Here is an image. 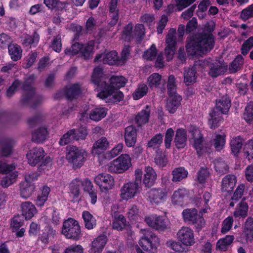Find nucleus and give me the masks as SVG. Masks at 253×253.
I'll return each instance as SVG.
<instances>
[{"mask_svg": "<svg viewBox=\"0 0 253 253\" xmlns=\"http://www.w3.org/2000/svg\"><path fill=\"white\" fill-rule=\"evenodd\" d=\"M139 188L140 186L135 183L129 182L126 183L121 189V197L126 200L133 198L139 192Z\"/></svg>", "mask_w": 253, "mask_h": 253, "instance_id": "nucleus-15", "label": "nucleus"}, {"mask_svg": "<svg viewBox=\"0 0 253 253\" xmlns=\"http://www.w3.org/2000/svg\"><path fill=\"white\" fill-rule=\"evenodd\" d=\"M55 231L50 227H47L41 236V241L44 244L48 243L49 240L55 235Z\"/></svg>", "mask_w": 253, "mask_h": 253, "instance_id": "nucleus-50", "label": "nucleus"}, {"mask_svg": "<svg viewBox=\"0 0 253 253\" xmlns=\"http://www.w3.org/2000/svg\"><path fill=\"white\" fill-rule=\"evenodd\" d=\"M243 116L244 119L248 123H251L253 121V104H250L246 107Z\"/></svg>", "mask_w": 253, "mask_h": 253, "instance_id": "nucleus-64", "label": "nucleus"}, {"mask_svg": "<svg viewBox=\"0 0 253 253\" xmlns=\"http://www.w3.org/2000/svg\"><path fill=\"white\" fill-rule=\"evenodd\" d=\"M244 141V139L241 136L233 138L231 140L230 145L231 151L235 156H237L240 153Z\"/></svg>", "mask_w": 253, "mask_h": 253, "instance_id": "nucleus-41", "label": "nucleus"}, {"mask_svg": "<svg viewBox=\"0 0 253 253\" xmlns=\"http://www.w3.org/2000/svg\"><path fill=\"white\" fill-rule=\"evenodd\" d=\"M235 238L233 235H227L224 238L218 240L216 248L220 251H226L228 247L232 243Z\"/></svg>", "mask_w": 253, "mask_h": 253, "instance_id": "nucleus-37", "label": "nucleus"}, {"mask_svg": "<svg viewBox=\"0 0 253 253\" xmlns=\"http://www.w3.org/2000/svg\"><path fill=\"white\" fill-rule=\"evenodd\" d=\"M248 210V204L242 201L240 203L238 208L234 212V216L235 217H245L247 215Z\"/></svg>", "mask_w": 253, "mask_h": 253, "instance_id": "nucleus-52", "label": "nucleus"}, {"mask_svg": "<svg viewBox=\"0 0 253 253\" xmlns=\"http://www.w3.org/2000/svg\"><path fill=\"white\" fill-rule=\"evenodd\" d=\"M225 143V138L224 135L217 134L213 140V145L217 151H220L223 149Z\"/></svg>", "mask_w": 253, "mask_h": 253, "instance_id": "nucleus-56", "label": "nucleus"}, {"mask_svg": "<svg viewBox=\"0 0 253 253\" xmlns=\"http://www.w3.org/2000/svg\"><path fill=\"white\" fill-rule=\"evenodd\" d=\"M147 82L150 88L157 87L162 83H164L162 80L161 76L158 73H153L150 75L147 79Z\"/></svg>", "mask_w": 253, "mask_h": 253, "instance_id": "nucleus-44", "label": "nucleus"}, {"mask_svg": "<svg viewBox=\"0 0 253 253\" xmlns=\"http://www.w3.org/2000/svg\"><path fill=\"white\" fill-rule=\"evenodd\" d=\"M175 34V29L171 28L169 31L166 37V46L165 47V52L168 61L172 59L175 53L177 44Z\"/></svg>", "mask_w": 253, "mask_h": 253, "instance_id": "nucleus-9", "label": "nucleus"}, {"mask_svg": "<svg viewBox=\"0 0 253 253\" xmlns=\"http://www.w3.org/2000/svg\"><path fill=\"white\" fill-rule=\"evenodd\" d=\"M188 131L191 134L194 140V146L197 153L200 155L203 148V136L201 131L195 126L190 125L188 128Z\"/></svg>", "mask_w": 253, "mask_h": 253, "instance_id": "nucleus-13", "label": "nucleus"}, {"mask_svg": "<svg viewBox=\"0 0 253 253\" xmlns=\"http://www.w3.org/2000/svg\"><path fill=\"white\" fill-rule=\"evenodd\" d=\"M143 183L146 187H150L153 185L156 179L157 174L154 169L151 167L145 168Z\"/></svg>", "mask_w": 253, "mask_h": 253, "instance_id": "nucleus-31", "label": "nucleus"}, {"mask_svg": "<svg viewBox=\"0 0 253 253\" xmlns=\"http://www.w3.org/2000/svg\"><path fill=\"white\" fill-rule=\"evenodd\" d=\"M106 115V112L104 108H95L91 112L89 117L93 121H98L104 118Z\"/></svg>", "mask_w": 253, "mask_h": 253, "instance_id": "nucleus-46", "label": "nucleus"}, {"mask_svg": "<svg viewBox=\"0 0 253 253\" xmlns=\"http://www.w3.org/2000/svg\"><path fill=\"white\" fill-rule=\"evenodd\" d=\"M82 183V181L78 178L74 179L70 183L69 188L70 192L74 195V196H79Z\"/></svg>", "mask_w": 253, "mask_h": 253, "instance_id": "nucleus-47", "label": "nucleus"}, {"mask_svg": "<svg viewBox=\"0 0 253 253\" xmlns=\"http://www.w3.org/2000/svg\"><path fill=\"white\" fill-rule=\"evenodd\" d=\"M107 241L105 235L98 236L92 242L90 253H101Z\"/></svg>", "mask_w": 253, "mask_h": 253, "instance_id": "nucleus-26", "label": "nucleus"}, {"mask_svg": "<svg viewBox=\"0 0 253 253\" xmlns=\"http://www.w3.org/2000/svg\"><path fill=\"white\" fill-rule=\"evenodd\" d=\"M167 88L169 95L178 94L176 92L175 79L172 75L169 76L168 78Z\"/></svg>", "mask_w": 253, "mask_h": 253, "instance_id": "nucleus-53", "label": "nucleus"}, {"mask_svg": "<svg viewBox=\"0 0 253 253\" xmlns=\"http://www.w3.org/2000/svg\"><path fill=\"white\" fill-rule=\"evenodd\" d=\"M182 214L184 221L192 224L198 231L205 225L206 221L202 215L199 214L195 208L185 209Z\"/></svg>", "mask_w": 253, "mask_h": 253, "instance_id": "nucleus-4", "label": "nucleus"}, {"mask_svg": "<svg viewBox=\"0 0 253 253\" xmlns=\"http://www.w3.org/2000/svg\"><path fill=\"white\" fill-rule=\"evenodd\" d=\"M35 80L34 76H31L23 83L22 89L25 91L22 101L24 103H28L33 99L35 95V90L32 85Z\"/></svg>", "mask_w": 253, "mask_h": 253, "instance_id": "nucleus-16", "label": "nucleus"}, {"mask_svg": "<svg viewBox=\"0 0 253 253\" xmlns=\"http://www.w3.org/2000/svg\"><path fill=\"white\" fill-rule=\"evenodd\" d=\"M109 81L110 84L107 85L106 84L104 89L118 90L120 88L124 86L126 82V79L124 77L115 76H112Z\"/></svg>", "mask_w": 253, "mask_h": 253, "instance_id": "nucleus-27", "label": "nucleus"}, {"mask_svg": "<svg viewBox=\"0 0 253 253\" xmlns=\"http://www.w3.org/2000/svg\"><path fill=\"white\" fill-rule=\"evenodd\" d=\"M169 98L166 104V108L169 113L172 114L175 112L178 107L180 105L182 98L178 94L169 95Z\"/></svg>", "mask_w": 253, "mask_h": 253, "instance_id": "nucleus-28", "label": "nucleus"}, {"mask_svg": "<svg viewBox=\"0 0 253 253\" xmlns=\"http://www.w3.org/2000/svg\"><path fill=\"white\" fill-rule=\"evenodd\" d=\"M62 233L66 238L78 240L81 234L78 222L72 218L65 220L63 223Z\"/></svg>", "mask_w": 253, "mask_h": 253, "instance_id": "nucleus-7", "label": "nucleus"}, {"mask_svg": "<svg viewBox=\"0 0 253 253\" xmlns=\"http://www.w3.org/2000/svg\"><path fill=\"white\" fill-rule=\"evenodd\" d=\"M163 136L161 133H158L153 136L147 143L148 147L157 148L162 143Z\"/></svg>", "mask_w": 253, "mask_h": 253, "instance_id": "nucleus-51", "label": "nucleus"}, {"mask_svg": "<svg viewBox=\"0 0 253 253\" xmlns=\"http://www.w3.org/2000/svg\"><path fill=\"white\" fill-rule=\"evenodd\" d=\"M209 175L210 172L207 167H202L197 173V179L199 183H204Z\"/></svg>", "mask_w": 253, "mask_h": 253, "instance_id": "nucleus-55", "label": "nucleus"}, {"mask_svg": "<svg viewBox=\"0 0 253 253\" xmlns=\"http://www.w3.org/2000/svg\"><path fill=\"white\" fill-rule=\"evenodd\" d=\"M145 221L150 227L158 230H164L167 228L166 219L161 216L157 217H147Z\"/></svg>", "mask_w": 253, "mask_h": 253, "instance_id": "nucleus-19", "label": "nucleus"}, {"mask_svg": "<svg viewBox=\"0 0 253 253\" xmlns=\"http://www.w3.org/2000/svg\"><path fill=\"white\" fill-rule=\"evenodd\" d=\"M148 91V87L144 84H140L132 95L134 99L137 100L145 95Z\"/></svg>", "mask_w": 253, "mask_h": 253, "instance_id": "nucleus-48", "label": "nucleus"}, {"mask_svg": "<svg viewBox=\"0 0 253 253\" xmlns=\"http://www.w3.org/2000/svg\"><path fill=\"white\" fill-rule=\"evenodd\" d=\"M187 141V132L185 129L180 128L176 131L174 138V143L176 148L178 149L184 148Z\"/></svg>", "mask_w": 253, "mask_h": 253, "instance_id": "nucleus-24", "label": "nucleus"}, {"mask_svg": "<svg viewBox=\"0 0 253 253\" xmlns=\"http://www.w3.org/2000/svg\"><path fill=\"white\" fill-rule=\"evenodd\" d=\"M253 48V37H250L242 45L241 50L243 55H247L249 51Z\"/></svg>", "mask_w": 253, "mask_h": 253, "instance_id": "nucleus-57", "label": "nucleus"}, {"mask_svg": "<svg viewBox=\"0 0 253 253\" xmlns=\"http://www.w3.org/2000/svg\"><path fill=\"white\" fill-rule=\"evenodd\" d=\"M215 169L220 174H223L228 172V167L224 161L219 159L215 163Z\"/></svg>", "mask_w": 253, "mask_h": 253, "instance_id": "nucleus-61", "label": "nucleus"}, {"mask_svg": "<svg viewBox=\"0 0 253 253\" xmlns=\"http://www.w3.org/2000/svg\"><path fill=\"white\" fill-rule=\"evenodd\" d=\"M76 129H71L62 135L59 141L60 146H65L76 140Z\"/></svg>", "mask_w": 253, "mask_h": 253, "instance_id": "nucleus-36", "label": "nucleus"}, {"mask_svg": "<svg viewBox=\"0 0 253 253\" xmlns=\"http://www.w3.org/2000/svg\"><path fill=\"white\" fill-rule=\"evenodd\" d=\"M94 181L102 192H106L111 189L114 185L113 178L108 174H98L95 177Z\"/></svg>", "mask_w": 253, "mask_h": 253, "instance_id": "nucleus-14", "label": "nucleus"}, {"mask_svg": "<svg viewBox=\"0 0 253 253\" xmlns=\"http://www.w3.org/2000/svg\"><path fill=\"white\" fill-rule=\"evenodd\" d=\"M94 42L90 41L85 44H82L81 50V56L84 60H88L92 58L93 54Z\"/></svg>", "mask_w": 253, "mask_h": 253, "instance_id": "nucleus-38", "label": "nucleus"}, {"mask_svg": "<svg viewBox=\"0 0 253 253\" xmlns=\"http://www.w3.org/2000/svg\"><path fill=\"white\" fill-rule=\"evenodd\" d=\"M243 151L248 160L253 159V138L245 144Z\"/></svg>", "mask_w": 253, "mask_h": 253, "instance_id": "nucleus-54", "label": "nucleus"}, {"mask_svg": "<svg viewBox=\"0 0 253 253\" xmlns=\"http://www.w3.org/2000/svg\"><path fill=\"white\" fill-rule=\"evenodd\" d=\"M145 28L142 24L136 25L133 34V38L136 40L137 42L140 43L144 36Z\"/></svg>", "mask_w": 253, "mask_h": 253, "instance_id": "nucleus-49", "label": "nucleus"}, {"mask_svg": "<svg viewBox=\"0 0 253 253\" xmlns=\"http://www.w3.org/2000/svg\"><path fill=\"white\" fill-rule=\"evenodd\" d=\"M233 223V218L232 216H228L226 218L222 223L221 232L222 234L227 233L232 227Z\"/></svg>", "mask_w": 253, "mask_h": 253, "instance_id": "nucleus-58", "label": "nucleus"}, {"mask_svg": "<svg viewBox=\"0 0 253 253\" xmlns=\"http://www.w3.org/2000/svg\"><path fill=\"white\" fill-rule=\"evenodd\" d=\"M231 107V100L227 95L216 99L215 107L210 113L209 125L211 129L217 127L222 121L221 114H227Z\"/></svg>", "mask_w": 253, "mask_h": 253, "instance_id": "nucleus-2", "label": "nucleus"}, {"mask_svg": "<svg viewBox=\"0 0 253 253\" xmlns=\"http://www.w3.org/2000/svg\"><path fill=\"white\" fill-rule=\"evenodd\" d=\"M48 137L47 128L44 127H40L32 133V140L37 143H42Z\"/></svg>", "mask_w": 253, "mask_h": 253, "instance_id": "nucleus-32", "label": "nucleus"}, {"mask_svg": "<svg viewBox=\"0 0 253 253\" xmlns=\"http://www.w3.org/2000/svg\"><path fill=\"white\" fill-rule=\"evenodd\" d=\"M118 58L117 52L112 51L107 53L97 54L94 58V62L102 61L104 64L113 65L117 63Z\"/></svg>", "mask_w": 253, "mask_h": 253, "instance_id": "nucleus-21", "label": "nucleus"}, {"mask_svg": "<svg viewBox=\"0 0 253 253\" xmlns=\"http://www.w3.org/2000/svg\"><path fill=\"white\" fill-rule=\"evenodd\" d=\"M65 88V97L69 100L77 99L83 92L82 85L79 83L67 86Z\"/></svg>", "mask_w": 253, "mask_h": 253, "instance_id": "nucleus-23", "label": "nucleus"}, {"mask_svg": "<svg viewBox=\"0 0 253 253\" xmlns=\"http://www.w3.org/2000/svg\"><path fill=\"white\" fill-rule=\"evenodd\" d=\"M125 139L128 147H132L135 145L137 140V132L134 126H130L125 128Z\"/></svg>", "mask_w": 253, "mask_h": 253, "instance_id": "nucleus-25", "label": "nucleus"}, {"mask_svg": "<svg viewBox=\"0 0 253 253\" xmlns=\"http://www.w3.org/2000/svg\"><path fill=\"white\" fill-rule=\"evenodd\" d=\"M150 112V108L147 105L144 110H142L141 112H139L135 116V122L138 126H140L148 122Z\"/></svg>", "mask_w": 253, "mask_h": 253, "instance_id": "nucleus-35", "label": "nucleus"}, {"mask_svg": "<svg viewBox=\"0 0 253 253\" xmlns=\"http://www.w3.org/2000/svg\"><path fill=\"white\" fill-rule=\"evenodd\" d=\"M133 26V24L130 22L124 28V30L123 32V37L126 41H130L133 39L132 34Z\"/></svg>", "mask_w": 253, "mask_h": 253, "instance_id": "nucleus-62", "label": "nucleus"}, {"mask_svg": "<svg viewBox=\"0 0 253 253\" xmlns=\"http://www.w3.org/2000/svg\"><path fill=\"white\" fill-rule=\"evenodd\" d=\"M82 47V43L79 42H75L73 44L70 48H67L65 50V53L69 55H75L78 54L81 50Z\"/></svg>", "mask_w": 253, "mask_h": 253, "instance_id": "nucleus-59", "label": "nucleus"}, {"mask_svg": "<svg viewBox=\"0 0 253 253\" xmlns=\"http://www.w3.org/2000/svg\"><path fill=\"white\" fill-rule=\"evenodd\" d=\"M244 63V59L241 55H238L231 62L229 68L230 73H235L240 70Z\"/></svg>", "mask_w": 253, "mask_h": 253, "instance_id": "nucleus-43", "label": "nucleus"}, {"mask_svg": "<svg viewBox=\"0 0 253 253\" xmlns=\"http://www.w3.org/2000/svg\"><path fill=\"white\" fill-rule=\"evenodd\" d=\"M35 189V186L34 184L24 181L20 184V195L22 198L27 199L32 195Z\"/></svg>", "mask_w": 253, "mask_h": 253, "instance_id": "nucleus-34", "label": "nucleus"}, {"mask_svg": "<svg viewBox=\"0 0 253 253\" xmlns=\"http://www.w3.org/2000/svg\"><path fill=\"white\" fill-rule=\"evenodd\" d=\"M51 48L57 52H59L62 48L61 36L58 34L54 36L50 45Z\"/></svg>", "mask_w": 253, "mask_h": 253, "instance_id": "nucleus-60", "label": "nucleus"}, {"mask_svg": "<svg viewBox=\"0 0 253 253\" xmlns=\"http://www.w3.org/2000/svg\"><path fill=\"white\" fill-rule=\"evenodd\" d=\"M209 68V74L212 78L223 75L227 70L228 65L223 61L216 60L212 61L211 59L204 61Z\"/></svg>", "mask_w": 253, "mask_h": 253, "instance_id": "nucleus-8", "label": "nucleus"}, {"mask_svg": "<svg viewBox=\"0 0 253 253\" xmlns=\"http://www.w3.org/2000/svg\"><path fill=\"white\" fill-rule=\"evenodd\" d=\"M84 226L88 230L92 229L96 225V220L94 216L88 211H84L82 213Z\"/></svg>", "mask_w": 253, "mask_h": 253, "instance_id": "nucleus-40", "label": "nucleus"}, {"mask_svg": "<svg viewBox=\"0 0 253 253\" xmlns=\"http://www.w3.org/2000/svg\"><path fill=\"white\" fill-rule=\"evenodd\" d=\"M200 62H201V61H197L193 66H190L184 70L183 73L184 83L186 85L193 84L196 82V66L197 65H200Z\"/></svg>", "mask_w": 253, "mask_h": 253, "instance_id": "nucleus-20", "label": "nucleus"}, {"mask_svg": "<svg viewBox=\"0 0 253 253\" xmlns=\"http://www.w3.org/2000/svg\"><path fill=\"white\" fill-rule=\"evenodd\" d=\"M253 17V4L244 9L240 13V18L245 21Z\"/></svg>", "mask_w": 253, "mask_h": 253, "instance_id": "nucleus-63", "label": "nucleus"}, {"mask_svg": "<svg viewBox=\"0 0 253 253\" xmlns=\"http://www.w3.org/2000/svg\"><path fill=\"white\" fill-rule=\"evenodd\" d=\"M44 156V150L41 147H35L27 154L29 164L32 166H36Z\"/></svg>", "mask_w": 253, "mask_h": 253, "instance_id": "nucleus-18", "label": "nucleus"}, {"mask_svg": "<svg viewBox=\"0 0 253 253\" xmlns=\"http://www.w3.org/2000/svg\"><path fill=\"white\" fill-rule=\"evenodd\" d=\"M18 176L17 172H14L3 177L0 181V185L3 188H7L15 182Z\"/></svg>", "mask_w": 253, "mask_h": 253, "instance_id": "nucleus-45", "label": "nucleus"}, {"mask_svg": "<svg viewBox=\"0 0 253 253\" xmlns=\"http://www.w3.org/2000/svg\"><path fill=\"white\" fill-rule=\"evenodd\" d=\"M236 183V178L234 175L228 174L222 180L221 191L231 192L233 191Z\"/></svg>", "mask_w": 253, "mask_h": 253, "instance_id": "nucleus-29", "label": "nucleus"}, {"mask_svg": "<svg viewBox=\"0 0 253 253\" xmlns=\"http://www.w3.org/2000/svg\"><path fill=\"white\" fill-rule=\"evenodd\" d=\"M22 214L26 219H31L36 213L37 210L35 206L30 202L22 203L21 205Z\"/></svg>", "mask_w": 253, "mask_h": 253, "instance_id": "nucleus-30", "label": "nucleus"}, {"mask_svg": "<svg viewBox=\"0 0 253 253\" xmlns=\"http://www.w3.org/2000/svg\"><path fill=\"white\" fill-rule=\"evenodd\" d=\"M131 166V158L127 154H122L107 165L109 171L121 173L127 170Z\"/></svg>", "mask_w": 253, "mask_h": 253, "instance_id": "nucleus-5", "label": "nucleus"}, {"mask_svg": "<svg viewBox=\"0 0 253 253\" xmlns=\"http://www.w3.org/2000/svg\"><path fill=\"white\" fill-rule=\"evenodd\" d=\"M109 146V142L105 137L98 139L93 145L92 153L99 154L102 151L105 150Z\"/></svg>", "mask_w": 253, "mask_h": 253, "instance_id": "nucleus-33", "label": "nucleus"}, {"mask_svg": "<svg viewBox=\"0 0 253 253\" xmlns=\"http://www.w3.org/2000/svg\"><path fill=\"white\" fill-rule=\"evenodd\" d=\"M214 28L215 24L213 21L207 23L203 32L195 35L192 40L187 44V52L191 55H196L210 51L214 45V39L211 33Z\"/></svg>", "mask_w": 253, "mask_h": 253, "instance_id": "nucleus-1", "label": "nucleus"}, {"mask_svg": "<svg viewBox=\"0 0 253 253\" xmlns=\"http://www.w3.org/2000/svg\"><path fill=\"white\" fill-rule=\"evenodd\" d=\"M8 52L11 59L13 61H17L22 57V50L21 47L17 44H12L9 45Z\"/></svg>", "mask_w": 253, "mask_h": 253, "instance_id": "nucleus-42", "label": "nucleus"}, {"mask_svg": "<svg viewBox=\"0 0 253 253\" xmlns=\"http://www.w3.org/2000/svg\"><path fill=\"white\" fill-rule=\"evenodd\" d=\"M172 181L174 182H179L187 177L188 172L183 167H178L174 169L171 173Z\"/></svg>", "mask_w": 253, "mask_h": 253, "instance_id": "nucleus-39", "label": "nucleus"}, {"mask_svg": "<svg viewBox=\"0 0 253 253\" xmlns=\"http://www.w3.org/2000/svg\"><path fill=\"white\" fill-rule=\"evenodd\" d=\"M114 89H103L98 93L97 96L105 100L108 103H117L124 98V94L120 91H115Z\"/></svg>", "mask_w": 253, "mask_h": 253, "instance_id": "nucleus-10", "label": "nucleus"}, {"mask_svg": "<svg viewBox=\"0 0 253 253\" xmlns=\"http://www.w3.org/2000/svg\"><path fill=\"white\" fill-rule=\"evenodd\" d=\"M178 240L184 245L191 246L195 243L193 231L188 227H182L177 232Z\"/></svg>", "mask_w": 253, "mask_h": 253, "instance_id": "nucleus-12", "label": "nucleus"}, {"mask_svg": "<svg viewBox=\"0 0 253 253\" xmlns=\"http://www.w3.org/2000/svg\"><path fill=\"white\" fill-rule=\"evenodd\" d=\"M144 236L140 239L139 245L142 249L151 253H156L158 246L160 244L159 239L151 231L141 229Z\"/></svg>", "mask_w": 253, "mask_h": 253, "instance_id": "nucleus-3", "label": "nucleus"}, {"mask_svg": "<svg viewBox=\"0 0 253 253\" xmlns=\"http://www.w3.org/2000/svg\"><path fill=\"white\" fill-rule=\"evenodd\" d=\"M167 191L162 188H152L147 193V196L152 204L159 205L165 201L167 197Z\"/></svg>", "mask_w": 253, "mask_h": 253, "instance_id": "nucleus-11", "label": "nucleus"}, {"mask_svg": "<svg viewBox=\"0 0 253 253\" xmlns=\"http://www.w3.org/2000/svg\"><path fill=\"white\" fill-rule=\"evenodd\" d=\"M113 228L118 231H122L124 229L128 231V234L131 231V226L126 221L124 216L119 213H115L113 221Z\"/></svg>", "mask_w": 253, "mask_h": 253, "instance_id": "nucleus-22", "label": "nucleus"}, {"mask_svg": "<svg viewBox=\"0 0 253 253\" xmlns=\"http://www.w3.org/2000/svg\"><path fill=\"white\" fill-rule=\"evenodd\" d=\"M87 157L86 152L75 146L68 148L67 160L73 165L74 169H78L83 165Z\"/></svg>", "mask_w": 253, "mask_h": 253, "instance_id": "nucleus-6", "label": "nucleus"}, {"mask_svg": "<svg viewBox=\"0 0 253 253\" xmlns=\"http://www.w3.org/2000/svg\"><path fill=\"white\" fill-rule=\"evenodd\" d=\"M91 81L94 84L99 87L102 90L104 89L106 81L102 68L98 66L94 68L91 76Z\"/></svg>", "mask_w": 253, "mask_h": 253, "instance_id": "nucleus-17", "label": "nucleus"}]
</instances>
